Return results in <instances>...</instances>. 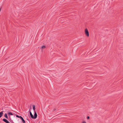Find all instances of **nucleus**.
<instances>
[{
  "mask_svg": "<svg viewBox=\"0 0 123 123\" xmlns=\"http://www.w3.org/2000/svg\"><path fill=\"white\" fill-rule=\"evenodd\" d=\"M16 117H19V116L17 115L16 114Z\"/></svg>",
  "mask_w": 123,
  "mask_h": 123,
  "instance_id": "f8f14e48",
  "label": "nucleus"
},
{
  "mask_svg": "<svg viewBox=\"0 0 123 123\" xmlns=\"http://www.w3.org/2000/svg\"><path fill=\"white\" fill-rule=\"evenodd\" d=\"M29 113L31 117V118L33 119H36L37 118V115L36 112H34V116H33L31 111H29Z\"/></svg>",
  "mask_w": 123,
  "mask_h": 123,
  "instance_id": "f257e3e1",
  "label": "nucleus"
},
{
  "mask_svg": "<svg viewBox=\"0 0 123 123\" xmlns=\"http://www.w3.org/2000/svg\"><path fill=\"white\" fill-rule=\"evenodd\" d=\"M18 118H20L21 119L22 118V117H21V116H19V117H18Z\"/></svg>",
  "mask_w": 123,
  "mask_h": 123,
  "instance_id": "9b49d317",
  "label": "nucleus"
},
{
  "mask_svg": "<svg viewBox=\"0 0 123 123\" xmlns=\"http://www.w3.org/2000/svg\"><path fill=\"white\" fill-rule=\"evenodd\" d=\"M27 120H28V119H27Z\"/></svg>",
  "mask_w": 123,
  "mask_h": 123,
  "instance_id": "2eb2a0df",
  "label": "nucleus"
},
{
  "mask_svg": "<svg viewBox=\"0 0 123 123\" xmlns=\"http://www.w3.org/2000/svg\"><path fill=\"white\" fill-rule=\"evenodd\" d=\"M82 123H86L85 121H84L82 122Z\"/></svg>",
  "mask_w": 123,
  "mask_h": 123,
  "instance_id": "9d476101",
  "label": "nucleus"
},
{
  "mask_svg": "<svg viewBox=\"0 0 123 123\" xmlns=\"http://www.w3.org/2000/svg\"><path fill=\"white\" fill-rule=\"evenodd\" d=\"M1 9V8H0V11Z\"/></svg>",
  "mask_w": 123,
  "mask_h": 123,
  "instance_id": "4468645a",
  "label": "nucleus"
},
{
  "mask_svg": "<svg viewBox=\"0 0 123 123\" xmlns=\"http://www.w3.org/2000/svg\"><path fill=\"white\" fill-rule=\"evenodd\" d=\"M33 110L34 111V112H36V111L35 110V106L34 105H33Z\"/></svg>",
  "mask_w": 123,
  "mask_h": 123,
  "instance_id": "39448f33",
  "label": "nucleus"
},
{
  "mask_svg": "<svg viewBox=\"0 0 123 123\" xmlns=\"http://www.w3.org/2000/svg\"><path fill=\"white\" fill-rule=\"evenodd\" d=\"M8 115H13V114H12L11 112H9L8 113Z\"/></svg>",
  "mask_w": 123,
  "mask_h": 123,
  "instance_id": "1a4fd4ad",
  "label": "nucleus"
},
{
  "mask_svg": "<svg viewBox=\"0 0 123 123\" xmlns=\"http://www.w3.org/2000/svg\"><path fill=\"white\" fill-rule=\"evenodd\" d=\"M85 32L86 35L87 37L89 36V33L87 29L86 28L85 29Z\"/></svg>",
  "mask_w": 123,
  "mask_h": 123,
  "instance_id": "f03ea898",
  "label": "nucleus"
},
{
  "mask_svg": "<svg viewBox=\"0 0 123 123\" xmlns=\"http://www.w3.org/2000/svg\"><path fill=\"white\" fill-rule=\"evenodd\" d=\"M4 116L7 119L8 118V117L7 116V114L6 113H5L4 114Z\"/></svg>",
  "mask_w": 123,
  "mask_h": 123,
  "instance_id": "423d86ee",
  "label": "nucleus"
},
{
  "mask_svg": "<svg viewBox=\"0 0 123 123\" xmlns=\"http://www.w3.org/2000/svg\"><path fill=\"white\" fill-rule=\"evenodd\" d=\"M41 47V48L42 49H43L45 48L46 47L44 45H43Z\"/></svg>",
  "mask_w": 123,
  "mask_h": 123,
  "instance_id": "6e6552de",
  "label": "nucleus"
},
{
  "mask_svg": "<svg viewBox=\"0 0 123 123\" xmlns=\"http://www.w3.org/2000/svg\"><path fill=\"white\" fill-rule=\"evenodd\" d=\"M3 111H2L1 112H0V118L1 117L3 116Z\"/></svg>",
  "mask_w": 123,
  "mask_h": 123,
  "instance_id": "20e7f679",
  "label": "nucleus"
},
{
  "mask_svg": "<svg viewBox=\"0 0 123 123\" xmlns=\"http://www.w3.org/2000/svg\"><path fill=\"white\" fill-rule=\"evenodd\" d=\"M87 119H89L90 117L89 116H87Z\"/></svg>",
  "mask_w": 123,
  "mask_h": 123,
  "instance_id": "ddd939ff",
  "label": "nucleus"
},
{
  "mask_svg": "<svg viewBox=\"0 0 123 123\" xmlns=\"http://www.w3.org/2000/svg\"><path fill=\"white\" fill-rule=\"evenodd\" d=\"M2 121L6 123H10L8 120L5 118H3L2 119Z\"/></svg>",
  "mask_w": 123,
  "mask_h": 123,
  "instance_id": "7ed1b4c3",
  "label": "nucleus"
},
{
  "mask_svg": "<svg viewBox=\"0 0 123 123\" xmlns=\"http://www.w3.org/2000/svg\"><path fill=\"white\" fill-rule=\"evenodd\" d=\"M21 119L22 120L23 123H25V121L23 117Z\"/></svg>",
  "mask_w": 123,
  "mask_h": 123,
  "instance_id": "0eeeda50",
  "label": "nucleus"
}]
</instances>
